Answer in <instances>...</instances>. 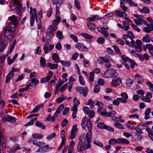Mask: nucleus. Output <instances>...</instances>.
<instances>
[{"label":"nucleus","instance_id":"f257e3e1","mask_svg":"<svg viewBox=\"0 0 153 153\" xmlns=\"http://www.w3.org/2000/svg\"><path fill=\"white\" fill-rule=\"evenodd\" d=\"M85 134L84 133L82 134L80 136L79 139L80 142L79 143L77 148V151L80 153H83V151L84 149H86L91 147L90 143L91 141V138H90L89 139L87 137H85L84 138V146H82V140Z\"/></svg>","mask_w":153,"mask_h":153},{"label":"nucleus","instance_id":"f03ea898","mask_svg":"<svg viewBox=\"0 0 153 153\" xmlns=\"http://www.w3.org/2000/svg\"><path fill=\"white\" fill-rule=\"evenodd\" d=\"M92 123L90 119H88L86 117H84L82 119L81 123V126L83 129L85 128L87 126L88 130L89 131L86 134L85 137L88 138H91V130L92 128Z\"/></svg>","mask_w":153,"mask_h":153},{"label":"nucleus","instance_id":"7ed1b4c3","mask_svg":"<svg viewBox=\"0 0 153 153\" xmlns=\"http://www.w3.org/2000/svg\"><path fill=\"white\" fill-rule=\"evenodd\" d=\"M15 32L14 25H9L6 28L4 32L5 36L8 39L11 40L13 39Z\"/></svg>","mask_w":153,"mask_h":153},{"label":"nucleus","instance_id":"20e7f679","mask_svg":"<svg viewBox=\"0 0 153 153\" xmlns=\"http://www.w3.org/2000/svg\"><path fill=\"white\" fill-rule=\"evenodd\" d=\"M118 74L117 71L114 69H110L107 70L104 74V76L106 78H115Z\"/></svg>","mask_w":153,"mask_h":153},{"label":"nucleus","instance_id":"39448f33","mask_svg":"<svg viewBox=\"0 0 153 153\" xmlns=\"http://www.w3.org/2000/svg\"><path fill=\"white\" fill-rule=\"evenodd\" d=\"M134 16L137 18V19H134V22L138 26L141 25L142 24L144 25H147V22L144 20V18L140 15H138L135 14Z\"/></svg>","mask_w":153,"mask_h":153},{"label":"nucleus","instance_id":"423d86ee","mask_svg":"<svg viewBox=\"0 0 153 153\" xmlns=\"http://www.w3.org/2000/svg\"><path fill=\"white\" fill-rule=\"evenodd\" d=\"M13 3L16 6V12L18 15L21 16L22 14V6L18 0H13Z\"/></svg>","mask_w":153,"mask_h":153},{"label":"nucleus","instance_id":"0eeeda50","mask_svg":"<svg viewBox=\"0 0 153 153\" xmlns=\"http://www.w3.org/2000/svg\"><path fill=\"white\" fill-rule=\"evenodd\" d=\"M76 90L77 92L82 94L85 97H86L88 92V88L87 87L84 88L78 87L76 88Z\"/></svg>","mask_w":153,"mask_h":153},{"label":"nucleus","instance_id":"6e6552de","mask_svg":"<svg viewBox=\"0 0 153 153\" xmlns=\"http://www.w3.org/2000/svg\"><path fill=\"white\" fill-rule=\"evenodd\" d=\"M15 118L9 115H7L5 117L2 118V120L3 122H7L12 123H14L16 122Z\"/></svg>","mask_w":153,"mask_h":153},{"label":"nucleus","instance_id":"1a4fd4ad","mask_svg":"<svg viewBox=\"0 0 153 153\" xmlns=\"http://www.w3.org/2000/svg\"><path fill=\"white\" fill-rule=\"evenodd\" d=\"M76 47L79 50L83 51H86L88 50V48L81 43H78L76 44Z\"/></svg>","mask_w":153,"mask_h":153},{"label":"nucleus","instance_id":"9d476101","mask_svg":"<svg viewBox=\"0 0 153 153\" xmlns=\"http://www.w3.org/2000/svg\"><path fill=\"white\" fill-rule=\"evenodd\" d=\"M97 100H93L91 99H90L85 102L86 105H90L91 109H93L95 105H96Z\"/></svg>","mask_w":153,"mask_h":153},{"label":"nucleus","instance_id":"9b49d317","mask_svg":"<svg viewBox=\"0 0 153 153\" xmlns=\"http://www.w3.org/2000/svg\"><path fill=\"white\" fill-rule=\"evenodd\" d=\"M121 82V79L118 77L112 80L111 84L114 86L116 87L120 84Z\"/></svg>","mask_w":153,"mask_h":153},{"label":"nucleus","instance_id":"f8f14e48","mask_svg":"<svg viewBox=\"0 0 153 153\" xmlns=\"http://www.w3.org/2000/svg\"><path fill=\"white\" fill-rule=\"evenodd\" d=\"M8 20L10 21L12 24H10L12 25L15 26L17 23V17L15 15L10 16L8 18Z\"/></svg>","mask_w":153,"mask_h":153},{"label":"nucleus","instance_id":"ddd939ff","mask_svg":"<svg viewBox=\"0 0 153 153\" xmlns=\"http://www.w3.org/2000/svg\"><path fill=\"white\" fill-rule=\"evenodd\" d=\"M30 16L34 15L36 21L37 22L38 18L36 9L35 8H34L33 10L32 8V7H30Z\"/></svg>","mask_w":153,"mask_h":153},{"label":"nucleus","instance_id":"4468645a","mask_svg":"<svg viewBox=\"0 0 153 153\" xmlns=\"http://www.w3.org/2000/svg\"><path fill=\"white\" fill-rule=\"evenodd\" d=\"M99 18V16L98 15H92L91 16L88 18L87 20L89 21L93 22L97 20Z\"/></svg>","mask_w":153,"mask_h":153},{"label":"nucleus","instance_id":"2eb2a0df","mask_svg":"<svg viewBox=\"0 0 153 153\" xmlns=\"http://www.w3.org/2000/svg\"><path fill=\"white\" fill-rule=\"evenodd\" d=\"M21 148L20 147L18 144H16L9 151L10 153H15L16 151L18 150H20Z\"/></svg>","mask_w":153,"mask_h":153},{"label":"nucleus","instance_id":"dca6fc26","mask_svg":"<svg viewBox=\"0 0 153 153\" xmlns=\"http://www.w3.org/2000/svg\"><path fill=\"white\" fill-rule=\"evenodd\" d=\"M33 144L34 145L39 147L42 146L45 144V143L42 142H40L36 140H34L33 142Z\"/></svg>","mask_w":153,"mask_h":153},{"label":"nucleus","instance_id":"f3484780","mask_svg":"<svg viewBox=\"0 0 153 153\" xmlns=\"http://www.w3.org/2000/svg\"><path fill=\"white\" fill-rule=\"evenodd\" d=\"M14 73H13V71H11L6 76V79L5 80V82L6 83L8 82L13 77Z\"/></svg>","mask_w":153,"mask_h":153},{"label":"nucleus","instance_id":"a211bd4d","mask_svg":"<svg viewBox=\"0 0 153 153\" xmlns=\"http://www.w3.org/2000/svg\"><path fill=\"white\" fill-rule=\"evenodd\" d=\"M52 58L54 62L58 63L59 61L58 54L56 53H53L52 56Z\"/></svg>","mask_w":153,"mask_h":153},{"label":"nucleus","instance_id":"6ab92c4d","mask_svg":"<svg viewBox=\"0 0 153 153\" xmlns=\"http://www.w3.org/2000/svg\"><path fill=\"white\" fill-rule=\"evenodd\" d=\"M108 26H105L104 27H97V29L98 31L101 33H102L103 32H105L108 29Z\"/></svg>","mask_w":153,"mask_h":153},{"label":"nucleus","instance_id":"aec40b11","mask_svg":"<svg viewBox=\"0 0 153 153\" xmlns=\"http://www.w3.org/2000/svg\"><path fill=\"white\" fill-rule=\"evenodd\" d=\"M146 131L149 134V136L153 141V131L149 128H146Z\"/></svg>","mask_w":153,"mask_h":153},{"label":"nucleus","instance_id":"412c9836","mask_svg":"<svg viewBox=\"0 0 153 153\" xmlns=\"http://www.w3.org/2000/svg\"><path fill=\"white\" fill-rule=\"evenodd\" d=\"M151 111V109L150 108H148L146 109L145 111L144 114L145 115V119L147 120L149 118V114Z\"/></svg>","mask_w":153,"mask_h":153},{"label":"nucleus","instance_id":"4be33fe9","mask_svg":"<svg viewBox=\"0 0 153 153\" xmlns=\"http://www.w3.org/2000/svg\"><path fill=\"white\" fill-rule=\"evenodd\" d=\"M32 137L34 139L37 140H40L43 137V136L38 133H34L32 135Z\"/></svg>","mask_w":153,"mask_h":153},{"label":"nucleus","instance_id":"5701e85b","mask_svg":"<svg viewBox=\"0 0 153 153\" xmlns=\"http://www.w3.org/2000/svg\"><path fill=\"white\" fill-rule=\"evenodd\" d=\"M114 126L117 128L120 129L124 130V128L123 126L117 122H115L114 123Z\"/></svg>","mask_w":153,"mask_h":153},{"label":"nucleus","instance_id":"b1692460","mask_svg":"<svg viewBox=\"0 0 153 153\" xmlns=\"http://www.w3.org/2000/svg\"><path fill=\"white\" fill-rule=\"evenodd\" d=\"M61 20V18L59 16H56V19L53 20L52 22V25H57L59 24L60 21Z\"/></svg>","mask_w":153,"mask_h":153},{"label":"nucleus","instance_id":"393cba45","mask_svg":"<svg viewBox=\"0 0 153 153\" xmlns=\"http://www.w3.org/2000/svg\"><path fill=\"white\" fill-rule=\"evenodd\" d=\"M59 62L62 64V65L64 66L69 67L71 65V64L70 62L67 61L60 60L59 61Z\"/></svg>","mask_w":153,"mask_h":153},{"label":"nucleus","instance_id":"a878e982","mask_svg":"<svg viewBox=\"0 0 153 153\" xmlns=\"http://www.w3.org/2000/svg\"><path fill=\"white\" fill-rule=\"evenodd\" d=\"M73 102L74 105L72 107V108H77V107L79 104V102L77 98L76 97L74 98L73 100Z\"/></svg>","mask_w":153,"mask_h":153},{"label":"nucleus","instance_id":"bb28decb","mask_svg":"<svg viewBox=\"0 0 153 153\" xmlns=\"http://www.w3.org/2000/svg\"><path fill=\"white\" fill-rule=\"evenodd\" d=\"M71 110L73 111L72 114V118L74 119L76 117V114L77 112V108H71Z\"/></svg>","mask_w":153,"mask_h":153},{"label":"nucleus","instance_id":"cd10ccee","mask_svg":"<svg viewBox=\"0 0 153 153\" xmlns=\"http://www.w3.org/2000/svg\"><path fill=\"white\" fill-rule=\"evenodd\" d=\"M81 35L86 39L90 40L93 38L92 36L86 33H81Z\"/></svg>","mask_w":153,"mask_h":153},{"label":"nucleus","instance_id":"c85d7f7f","mask_svg":"<svg viewBox=\"0 0 153 153\" xmlns=\"http://www.w3.org/2000/svg\"><path fill=\"white\" fill-rule=\"evenodd\" d=\"M52 4L55 5L57 4V5H60L63 3V0H52Z\"/></svg>","mask_w":153,"mask_h":153},{"label":"nucleus","instance_id":"c756f323","mask_svg":"<svg viewBox=\"0 0 153 153\" xmlns=\"http://www.w3.org/2000/svg\"><path fill=\"white\" fill-rule=\"evenodd\" d=\"M56 37L59 39H62L63 38V36L62 35V32L58 30L56 34Z\"/></svg>","mask_w":153,"mask_h":153},{"label":"nucleus","instance_id":"7c9ffc66","mask_svg":"<svg viewBox=\"0 0 153 153\" xmlns=\"http://www.w3.org/2000/svg\"><path fill=\"white\" fill-rule=\"evenodd\" d=\"M133 82V80L130 78L127 79L126 81V84L127 86L130 87Z\"/></svg>","mask_w":153,"mask_h":153},{"label":"nucleus","instance_id":"2f4dec72","mask_svg":"<svg viewBox=\"0 0 153 153\" xmlns=\"http://www.w3.org/2000/svg\"><path fill=\"white\" fill-rule=\"evenodd\" d=\"M40 64L41 66L42 67L45 66L46 65V60L45 58L41 57L40 58Z\"/></svg>","mask_w":153,"mask_h":153},{"label":"nucleus","instance_id":"473e14b6","mask_svg":"<svg viewBox=\"0 0 153 153\" xmlns=\"http://www.w3.org/2000/svg\"><path fill=\"white\" fill-rule=\"evenodd\" d=\"M140 12L144 14H146L149 13V10L147 7H144L142 8Z\"/></svg>","mask_w":153,"mask_h":153},{"label":"nucleus","instance_id":"72a5a7b5","mask_svg":"<svg viewBox=\"0 0 153 153\" xmlns=\"http://www.w3.org/2000/svg\"><path fill=\"white\" fill-rule=\"evenodd\" d=\"M128 61L129 62L130 65L132 68H134V65L137 66V65L134 61L131 59H128Z\"/></svg>","mask_w":153,"mask_h":153},{"label":"nucleus","instance_id":"f704fd0d","mask_svg":"<svg viewBox=\"0 0 153 153\" xmlns=\"http://www.w3.org/2000/svg\"><path fill=\"white\" fill-rule=\"evenodd\" d=\"M97 42L99 44L102 45L104 43L105 39L103 37H99L97 39Z\"/></svg>","mask_w":153,"mask_h":153},{"label":"nucleus","instance_id":"c9c22d12","mask_svg":"<svg viewBox=\"0 0 153 153\" xmlns=\"http://www.w3.org/2000/svg\"><path fill=\"white\" fill-rule=\"evenodd\" d=\"M88 27V29L90 30H94L95 28L94 25L91 23L88 22L87 23Z\"/></svg>","mask_w":153,"mask_h":153},{"label":"nucleus","instance_id":"e433bc0d","mask_svg":"<svg viewBox=\"0 0 153 153\" xmlns=\"http://www.w3.org/2000/svg\"><path fill=\"white\" fill-rule=\"evenodd\" d=\"M102 116L104 115L105 113L106 110L104 108H100L97 111Z\"/></svg>","mask_w":153,"mask_h":153},{"label":"nucleus","instance_id":"4c0bfd02","mask_svg":"<svg viewBox=\"0 0 153 153\" xmlns=\"http://www.w3.org/2000/svg\"><path fill=\"white\" fill-rule=\"evenodd\" d=\"M143 41L146 43L149 42L150 41V39L148 35H146L143 38Z\"/></svg>","mask_w":153,"mask_h":153},{"label":"nucleus","instance_id":"58836bf2","mask_svg":"<svg viewBox=\"0 0 153 153\" xmlns=\"http://www.w3.org/2000/svg\"><path fill=\"white\" fill-rule=\"evenodd\" d=\"M48 67H50L51 69H55L58 66V65L57 64H52L51 63H49L48 64Z\"/></svg>","mask_w":153,"mask_h":153},{"label":"nucleus","instance_id":"ea45409f","mask_svg":"<svg viewBox=\"0 0 153 153\" xmlns=\"http://www.w3.org/2000/svg\"><path fill=\"white\" fill-rule=\"evenodd\" d=\"M36 125L37 126L42 128L43 129L45 128V126L42 123H40L39 121H37L36 122Z\"/></svg>","mask_w":153,"mask_h":153},{"label":"nucleus","instance_id":"a19ab883","mask_svg":"<svg viewBox=\"0 0 153 153\" xmlns=\"http://www.w3.org/2000/svg\"><path fill=\"white\" fill-rule=\"evenodd\" d=\"M123 24L124 26L123 29L126 31H128L129 28L128 25L125 21L123 22Z\"/></svg>","mask_w":153,"mask_h":153},{"label":"nucleus","instance_id":"79ce46f5","mask_svg":"<svg viewBox=\"0 0 153 153\" xmlns=\"http://www.w3.org/2000/svg\"><path fill=\"white\" fill-rule=\"evenodd\" d=\"M127 34L128 35V37L131 40L133 39L134 37V36L132 33L130 31H128L127 32Z\"/></svg>","mask_w":153,"mask_h":153},{"label":"nucleus","instance_id":"37998d69","mask_svg":"<svg viewBox=\"0 0 153 153\" xmlns=\"http://www.w3.org/2000/svg\"><path fill=\"white\" fill-rule=\"evenodd\" d=\"M56 135L55 133L48 135L47 137V139L48 140H50L53 138L56 137Z\"/></svg>","mask_w":153,"mask_h":153},{"label":"nucleus","instance_id":"c03bdc74","mask_svg":"<svg viewBox=\"0 0 153 153\" xmlns=\"http://www.w3.org/2000/svg\"><path fill=\"white\" fill-rule=\"evenodd\" d=\"M30 25L31 27L33 26L34 23L35 22V19L34 15L30 16Z\"/></svg>","mask_w":153,"mask_h":153},{"label":"nucleus","instance_id":"a18cd8bd","mask_svg":"<svg viewBox=\"0 0 153 153\" xmlns=\"http://www.w3.org/2000/svg\"><path fill=\"white\" fill-rule=\"evenodd\" d=\"M97 127L101 129H104L105 127L106 126V125L102 122L98 123L97 125Z\"/></svg>","mask_w":153,"mask_h":153},{"label":"nucleus","instance_id":"49530a36","mask_svg":"<svg viewBox=\"0 0 153 153\" xmlns=\"http://www.w3.org/2000/svg\"><path fill=\"white\" fill-rule=\"evenodd\" d=\"M64 108V105L62 104L59 105L56 110V111L59 113H60Z\"/></svg>","mask_w":153,"mask_h":153},{"label":"nucleus","instance_id":"de8ad7c7","mask_svg":"<svg viewBox=\"0 0 153 153\" xmlns=\"http://www.w3.org/2000/svg\"><path fill=\"white\" fill-rule=\"evenodd\" d=\"M100 89V86L98 85H96L94 88V91L97 93L99 92Z\"/></svg>","mask_w":153,"mask_h":153},{"label":"nucleus","instance_id":"09e8293b","mask_svg":"<svg viewBox=\"0 0 153 153\" xmlns=\"http://www.w3.org/2000/svg\"><path fill=\"white\" fill-rule=\"evenodd\" d=\"M129 118L132 120H134L135 119H138L139 116L136 114H132L129 116Z\"/></svg>","mask_w":153,"mask_h":153},{"label":"nucleus","instance_id":"8fccbe9b","mask_svg":"<svg viewBox=\"0 0 153 153\" xmlns=\"http://www.w3.org/2000/svg\"><path fill=\"white\" fill-rule=\"evenodd\" d=\"M112 47L114 48L115 51L117 54L119 55L121 54L120 51L118 47L114 45H113Z\"/></svg>","mask_w":153,"mask_h":153},{"label":"nucleus","instance_id":"3c124183","mask_svg":"<svg viewBox=\"0 0 153 153\" xmlns=\"http://www.w3.org/2000/svg\"><path fill=\"white\" fill-rule=\"evenodd\" d=\"M74 6L78 9H80L81 8L79 2L77 0H75L74 2Z\"/></svg>","mask_w":153,"mask_h":153},{"label":"nucleus","instance_id":"603ef678","mask_svg":"<svg viewBox=\"0 0 153 153\" xmlns=\"http://www.w3.org/2000/svg\"><path fill=\"white\" fill-rule=\"evenodd\" d=\"M50 77L47 76L43 78L41 80V82L42 83H45L48 81L50 80Z\"/></svg>","mask_w":153,"mask_h":153},{"label":"nucleus","instance_id":"864d4df0","mask_svg":"<svg viewBox=\"0 0 153 153\" xmlns=\"http://www.w3.org/2000/svg\"><path fill=\"white\" fill-rule=\"evenodd\" d=\"M83 110L85 114H88L90 111L89 108L87 107H83Z\"/></svg>","mask_w":153,"mask_h":153},{"label":"nucleus","instance_id":"5fc2aeb1","mask_svg":"<svg viewBox=\"0 0 153 153\" xmlns=\"http://www.w3.org/2000/svg\"><path fill=\"white\" fill-rule=\"evenodd\" d=\"M64 82L65 81H63V80L59 79V83L56 85V87L59 88V87L63 84Z\"/></svg>","mask_w":153,"mask_h":153},{"label":"nucleus","instance_id":"6e6d98bb","mask_svg":"<svg viewBox=\"0 0 153 153\" xmlns=\"http://www.w3.org/2000/svg\"><path fill=\"white\" fill-rule=\"evenodd\" d=\"M94 72H90L89 76V80L90 82H93L94 80Z\"/></svg>","mask_w":153,"mask_h":153},{"label":"nucleus","instance_id":"4d7b16f0","mask_svg":"<svg viewBox=\"0 0 153 153\" xmlns=\"http://www.w3.org/2000/svg\"><path fill=\"white\" fill-rule=\"evenodd\" d=\"M70 38L72 39V40L75 42L77 43L78 42V39L77 37L71 34L70 36Z\"/></svg>","mask_w":153,"mask_h":153},{"label":"nucleus","instance_id":"13d9d810","mask_svg":"<svg viewBox=\"0 0 153 153\" xmlns=\"http://www.w3.org/2000/svg\"><path fill=\"white\" fill-rule=\"evenodd\" d=\"M146 47L148 48L149 52L151 51L153 49V46L150 44H147L146 45Z\"/></svg>","mask_w":153,"mask_h":153},{"label":"nucleus","instance_id":"bf43d9fd","mask_svg":"<svg viewBox=\"0 0 153 153\" xmlns=\"http://www.w3.org/2000/svg\"><path fill=\"white\" fill-rule=\"evenodd\" d=\"M108 143L111 145L115 144L116 143V140L114 138L111 139L109 140Z\"/></svg>","mask_w":153,"mask_h":153},{"label":"nucleus","instance_id":"052dcab7","mask_svg":"<svg viewBox=\"0 0 153 153\" xmlns=\"http://www.w3.org/2000/svg\"><path fill=\"white\" fill-rule=\"evenodd\" d=\"M116 42L118 44L121 45H123L125 44L124 42L121 39H117Z\"/></svg>","mask_w":153,"mask_h":153},{"label":"nucleus","instance_id":"680f3d73","mask_svg":"<svg viewBox=\"0 0 153 153\" xmlns=\"http://www.w3.org/2000/svg\"><path fill=\"white\" fill-rule=\"evenodd\" d=\"M118 98H117V100H114L113 102V104L115 106H118L120 104L119 99Z\"/></svg>","mask_w":153,"mask_h":153},{"label":"nucleus","instance_id":"e2e57ef3","mask_svg":"<svg viewBox=\"0 0 153 153\" xmlns=\"http://www.w3.org/2000/svg\"><path fill=\"white\" fill-rule=\"evenodd\" d=\"M52 8L51 7H50V8L48 9L47 13V16L48 17H49L51 16L52 13Z\"/></svg>","mask_w":153,"mask_h":153},{"label":"nucleus","instance_id":"0e129e2a","mask_svg":"<svg viewBox=\"0 0 153 153\" xmlns=\"http://www.w3.org/2000/svg\"><path fill=\"white\" fill-rule=\"evenodd\" d=\"M47 120L49 121L53 122L55 120L53 116L51 115H49L46 118Z\"/></svg>","mask_w":153,"mask_h":153},{"label":"nucleus","instance_id":"69168bd1","mask_svg":"<svg viewBox=\"0 0 153 153\" xmlns=\"http://www.w3.org/2000/svg\"><path fill=\"white\" fill-rule=\"evenodd\" d=\"M98 83L100 85H103L105 84V82L102 79L100 78L98 80Z\"/></svg>","mask_w":153,"mask_h":153},{"label":"nucleus","instance_id":"338daca9","mask_svg":"<svg viewBox=\"0 0 153 153\" xmlns=\"http://www.w3.org/2000/svg\"><path fill=\"white\" fill-rule=\"evenodd\" d=\"M120 96L121 98L125 99H127L128 98V96L127 94L125 92H123L121 93Z\"/></svg>","mask_w":153,"mask_h":153},{"label":"nucleus","instance_id":"774afa93","mask_svg":"<svg viewBox=\"0 0 153 153\" xmlns=\"http://www.w3.org/2000/svg\"><path fill=\"white\" fill-rule=\"evenodd\" d=\"M146 25L147 26V27L148 30H149L150 33L151 31L153 30V25L152 24H151L150 25H149L147 23V25Z\"/></svg>","mask_w":153,"mask_h":153}]
</instances>
